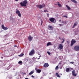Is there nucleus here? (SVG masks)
I'll list each match as a JSON object with an SVG mask.
<instances>
[{
    "instance_id": "obj_1",
    "label": "nucleus",
    "mask_w": 79,
    "mask_h": 79,
    "mask_svg": "<svg viewBox=\"0 0 79 79\" xmlns=\"http://www.w3.org/2000/svg\"><path fill=\"white\" fill-rule=\"evenodd\" d=\"M27 3V1L25 0L23 1V3L21 2L20 4L22 6H26Z\"/></svg>"
},
{
    "instance_id": "obj_2",
    "label": "nucleus",
    "mask_w": 79,
    "mask_h": 79,
    "mask_svg": "<svg viewBox=\"0 0 79 79\" xmlns=\"http://www.w3.org/2000/svg\"><path fill=\"white\" fill-rule=\"evenodd\" d=\"M45 6V5L44 4H43L42 5H36L37 8H39L40 9H42V8H44Z\"/></svg>"
},
{
    "instance_id": "obj_3",
    "label": "nucleus",
    "mask_w": 79,
    "mask_h": 79,
    "mask_svg": "<svg viewBox=\"0 0 79 79\" xmlns=\"http://www.w3.org/2000/svg\"><path fill=\"white\" fill-rule=\"evenodd\" d=\"M50 21L52 22L53 23H56V19L53 18H52L49 19Z\"/></svg>"
},
{
    "instance_id": "obj_4",
    "label": "nucleus",
    "mask_w": 79,
    "mask_h": 79,
    "mask_svg": "<svg viewBox=\"0 0 79 79\" xmlns=\"http://www.w3.org/2000/svg\"><path fill=\"white\" fill-rule=\"evenodd\" d=\"M74 49L77 52L79 51V45H76L74 47Z\"/></svg>"
},
{
    "instance_id": "obj_5",
    "label": "nucleus",
    "mask_w": 79,
    "mask_h": 79,
    "mask_svg": "<svg viewBox=\"0 0 79 79\" xmlns=\"http://www.w3.org/2000/svg\"><path fill=\"white\" fill-rule=\"evenodd\" d=\"M16 13L18 15V16H19V17H21V13L20 12V11L19 10H18L16 9Z\"/></svg>"
},
{
    "instance_id": "obj_6",
    "label": "nucleus",
    "mask_w": 79,
    "mask_h": 79,
    "mask_svg": "<svg viewBox=\"0 0 79 79\" xmlns=\"http://www.w3.org/2000/svg\"><path fill=\"white\" fill-rule=\"evenodd\" d=\"M35 51H34V49H32L29 53V55L30 56H33L34 54V52Z\"/></svg>"
},
{
    "instance_id": "obj_7",
    "label": "nucleus",
    "mask_w": 79,
    "mask_h": 79,
    "mask_svg": "<svg viewBox=\"0 0 79 79\" xmlns=\"http://www.w3.org/2000/svg\"><path fill=\"white\" fill-rule=\"evenodd\" d=\"M76 42V41L75 40L73 39L71 41V46H73V45Z\"/></svg>"
},
{
    "instance_id": "obj_8",
    "label": "nucleus",
    "mask_w": 79,
    "mask_h": 79,
    "mask_svg": "<svg viewBox=\"0 0 79 79\" xmlns=\"http://www.w3.org/2000/svg\"><path fill=\"white\" fill-rule=\"evenodd\" d=\"M75 73V70H73L72 72V75L73 76L76 77L77 76V73Z\"/></svg>"
},
{
    "instance_id": "obj_9",
    "label": "nucleus",
    "mask_w": 79,
    "mask_h": 79,
    "mask_svg": "<svg viewBox=\"0 0 79 79\" xmlns=\"http://www.w3.org/2000/svg\"><path fill=\"white\" fill-rule=\"evenodd\" d=\"M44 68H48L49 66V64L48 63H46L44 64Z\"/></svg>"
},
{
    "instance_id": "obj_10",
    "label": "nucleus",
    "mask_w": 79,
    "mask_h": 79,
    "mask_svg": "<svg viewBox=\"0 0 79 79\" xmlns=\"http://www.w3.org/2000/svg\"><path fill=\"white\" fill-rule=\"evenodd\" d=\"M2 27L3 29L4 30H7L8 29V28L4 26V25L2 24Z\"/></svg>"
},
{
    "instance_id": "obj_11",
    "label": "nucleus",
    "mask_w": 79,
    "mask_h": 79,
    "mask_svg": "<svg viewBox=\"0 0 79 79\" xmlns=\"http://www.w3.org/2000/svg\"><path fill=\"white\" fill-rule=\"evenodd\" d=\"M59 48H60V50H61L63 48V46L62 44H59Z\"/></svg>"
},
{
    "instance_id": "obj_12",
    "label": "nucleus",
    "mask_w": 79,
    "mask_h": 79,
    "mask_svg": "<svg viewBox=\"0 0 79 79\" xmlns=\"http://www.w3.org/2000/svg\"><path fill=\"white\" fill-rule=\"evenodd\" d=\"M33 38V37H31V36H29L28 39L29 41H31L32 40V39Z\"/></svg>"
},
{
    "instance_id": "obj_13",
    "label": "nucleus",
    "mask_w": 79,
    "mask_h": 79,
    "mask_svg": "<svg viewBox=\"0 0 79 79\" xmlns=\"http://www.w3.org/2000/svg\"><path fill=\"white\" fill-rule=\"evenodd\" d=\"M48 29L49 30H52L53 29V27L51 26H48Z\"/></svg>"
},
{
    "instance_id": "obj_14",
    "label": "nucleus",
    "mask_w": 79,
    "mask_h": 79,
    "mask_svg": "<svg viewBox=\"0 0 79 79\" xmlns=\"http://www.w3.org/2000/svg\"><path fill=\"white\" fill-rule=\"evenodd\" d=\"M59 39H60V40H63V41H62L61 42L62 44H63V43L64 42V39H61L60 38V37H59Z\"/></svg>"
},
{
    "instance_id": "obj_15",
    "label": "nucleus",
    "mask_w": 79,
    "mask_h": 79,
    "mask_svg": "<svg viewBox=\"0 0 79 79\" xmlns=\"http://www.w3.org/2000/svg\"><path fill=\"white\" fill-rule=\"evenodd\" d=\"M77 25V23H74L73 26L72 27V28H74Z\"/></svg>"
},
{
    "instance_id": "obj_16",
    "label": "nucleus",
    "mask_w": 79,
    "mask_h": 79,
    "mask_svg": "<svg viewBox=\"0 0 79 79\" xmlns=\"http://www.w3.org/2000/svg\"><path fill=\"white\" fill-rule=\"evenodd\" d=\"M52 44H51V42H49L47 44V46H49V45H52Z\"/></svg>"
},
{
    "instance_id": "obj_17",
    "label": "nucleus",
    "mask_w": 79,
    "mask_h": 79,
    "mask_svg": "<svg viewBox=\"0 0 79 79\" xmlns=\"http://www.w3.org/2000/svg\"><path fill=\"white\" fill-rule=\"evenodd\" d=\"M40 72H41V70L39 69H38V70L36 71V73H40Z\"/></svg>"
},
{
    "instance_id": "obj_18",
    "label": "nucleus",
    "mask_w": 79,
    "mask_h": 79,
    "mask_svg": "<svg viewBox=\"0 0 79 79\" xmlns=\"http://www.w3.org/2000/svg\"><path fill=\"white\" fill-rule=\"evenodd\" d=\"M66 7H67V9L69 10H71V8H70V7H69V6H68V5H66Z\"/></svg>"
},
{
    "instance_id": "obj_19",
    "label": "nucleus",
    "mask_w": 79,
    "mask_h": 79,
    "mask_svg": "<svg viewBox=\"0 0 79 79\" xmlns=\"http://www.w3.org/2000/svg\"><path fill=\"white\" fill-rule=\"evenodd\" d=\"M56 76L57 77H60V76L58 74V73H56Z\"/></svg>"
},
{
    "instance_id": "obj_20",
    "label": "nucleus",
    "mask_w": 79,
    "mask_h": 79,
    "mask_svg": "<svg viewBox=\"0 0 79 79\" xmlns=\"http://www.w3.org/2000/svg\"><path fill=\"white\" fill-rule=\"evenodd\" d=\"M71 1L72 2H73V3H77V1L75 0H71Z\"/></svg>"
},
{
    "instance_id": "obj_21",
    "label": "nucleus",
    "mask_w": 79,
    "mask_h": 79,
    "mask_svg": "<svg viewBox=\"0 0 79 79\" xmlns=\"http://www.w3.org/2000/svg\"><path fill=\"white\" fill-rule=\"evenodd\" d=\"M19 64L20 65H22V64L23 63V62L21 61H19L18 62Z\"/></svg>"
},
{
    "instance_id": "obj_22",
    "label": "nucleus",
    "mask_w": 79,
    "mask_h": 79,
    "mask_svg": "<svg viewBox=\"0 0 79 79\" xmlns=\"http://www.w3.org/2000/svg\"><path fill=\"white\" fill-rule=\"evenodd\" d=\"M34 73V72L31 71L30 73H29V75H32L33 73Z\"/></svg>"
},
{
    "instance_id": "obj_23",
    "label": "nucleus",
    "mask_w": 79,
    "mask_h": 79,
    "mask_svg": "<svg viewBox=\"0 0 79 79\" xmlns=\"http://www.w3.org/2000/svg\"><path fill=\"white\" fill-rule=\"evenodd\" d=\"M66 71L67 73L69 72V68H67L66 70Z\"/></svg>"
},
{
    "instance_id": "obj_24",
    "label": "nucleus",
    "mask_w": 79,
    "mask_h": 79,
    "mask_svg": "<svg viewBox=\"0 0 79 79\" xmlns=\"http://www.w3.org/2000/svg\"><path fill=\"white\" fill-rule=\"evenodd\" d=\"M57 3L58 4V6H59V7H61V4H60V2H58Z\"/></svg>"
},
{
    "instance_id": "obj_25",
    "label": "nucleus",
    "mask_w": 79,
    "mask_h": 79,
    "mask_svg": "<svg viewBox=\"0 0 79 79\" xmlns=\"http://www.w3.org/2000/svg\"><path fill=\"white\" fill-rule=\"evenodd\" d=\"M24 56V54L23 53H22L20 55H19V56H20V57H21V56Z\"/></svg>"
},
{
    "instance_id": "obj_26",
    "label": "nucleus",
    "mask_w": 79,
    "mask_h": 79,
    "mask_svg": "<svg viewBox=\"0 0 79 79\" xmlns=\"http://www.w3.org/2000/svg\"><path fill=\"white\" fill-rule=\"evenodd\" d=\"M68 18V16L66 15H64L62 16V18Z\"/></svg>"
},
{
    "instance_id": "obj_27",
    "label": "nucleus",
    "mask_w": 79,
    "mask_h": 79,
    "mask_svg": "<svg viewBox=\"0 0 79 79\" xmlns=\"http://www.w3.org/2000/svg\"><path fill=\"white\" fill-rule=\"evenodd\" d=\"M24 60L25 61H29V59H25Z\"/></svg>"
},
{
    "instance_id": "obj_28",
    "label": "nucleus",
    "mask_w": 79,
    "mask_h": 79,
    "mask_svg": "<svg viewBox=\"0 0 79 79\" xmlns=\"http://www.w3.org/2000/svg\"><path fill=\"white\" fill-rule=\"evenodd\" d=\"M47 53L49 55H51V53H50V52H47Z\"/></svg>"
},
{
    "instance_id": "obj_29",
    "label": "nucleus",
    "mask_w": 79,
    "mask_h": 79,
    "mask_svg": "<svg viewBox=\"0 0 79 79\" xmlns=\"http://www.w3.org/2000/svg\"><path fill=\"white\" fill-rule=\"evenodd\" d=\"M55 69L56 70H57L58 69V66H57L55 68Z\"/></svg>"
},
{
    "instance_id": "obj_30",
    "label": "nucleus",
    "mask_w": 79,
    "mask_h": 79,
    "mask_svg": "<svg viewBox=\"0 0 79 79\" xmlns=\"http://www.w3.org/2000/svg\"><path fill=\"white\" fill-rule=\"evenodd\" d=\"M64 22V23L65 24H67V23H68V22H67V21H66V20H65Z\"/></svg>"
},
{
    "instance_id": "obj_31",
    "label": "nucleus",
    "mask_w": 79,
    "mask_h": 79,
    "mask_svg": "<svg viewBox=\"0 0 79 79\" xmlns=\"http://www.w3.org/2000/svg\"><path fill=\"white\" fill-rule=\"evenodd\" d=\"M41 24L42 25V24L43 23V21H42V20H41Z\"/></svg>"
},
{
    "instance_id": "obj_32",
    "label": "nucleus",
    "mask_w": 79,
    "mask_h": 79,
    "mask_svg": "<svg viewBox=\"0 0 79 79\" xmlns=\"http://www.w3.org/2000/svg\"><path fill=\"white\" fill-rule=\"evenodd\" d=\"M70 64H74V63L73 62H70Z\"/></svg>"
},
{
    "instance_id": "obj_33",
    "label": "nucleus",
    "mask_w": 79,
    "mask_h": 79,
    "mask_svg": "<svg viewBox=\"0 0 79 79\" xmlns=\"http://www.w3.org/2000/svg\"><path fill=\"white\" fill-rule=\"evenodd\" d=\"M67 42L68 44H69V41H67Z\"/></svg>"
},
{
    "instance_id": "obj_34",
    "label": "nucleus",
    "mask_w": 79,
    "mask_h": 79,
    "mask_svg": "<svg viewBox=\"0 0 79 79\" xmlns=\"http://www.w3.org/2000/svg\"><path fill=\"white\" fill-rule=\"evenodd\" d=\"M62 24H64V21H62Z\"/></svg>"
},
{
    "instance_id": "obj_35",
    "label": "nucleus",
    "mask_w": 79,
    "mask_h": 79,
    "mask_svg": "<svg viewBox=\"0 0 79 79\" xmlns=\"http://www.w3.org/2000/svg\"><path fill=\"white\" fill-rule=\"evenodd\" d=\"M47 11V10H44V13H46V12Z\"/></svg>"
},
{
    "instance_id": "obj_36",
    "label": "nucleus",
    "mask_w": 79,
    "mask_h": 79,
    "mask_svg": "<svg viewBox=\"0 0 79 79\" xmlns=\"http://www.w3.org/2000/svg\"><path fill=\"white\" fill-rule=\"evenodd\" d=\"M47 15L48 17H49V14H47Z\"/></svg>"
},
{
    "instance_id": "obj_37",
    "label": "nucleus",
    "mask_w": 79,
    "mask_h": 79,
    "mask_svg": "<svg viewBox=\"0 0 79 79\" xmlns=\"http://www.w3.org/2000/svg\"><path fill=\"white\" fill-rule=\"evenodd\" d=\"M53 47L54 48H56V46L55 45H54L53 46Z\"/></svg>"
},
{
    "instance_id": "obj_38",
    "label": "nucleus",
    "mask_w": 79,
    "mask_h": 79,
    "mask_svg": "<svg viewBox=\"0 0 79 79\" xmlns=\"http://www.w3.org/2000/svg\"><path fill=\"white\" fill-rule=\"evenodd\" d=\"M35 70H36V71H37V70H38V69H37V68H35Z\"/></svg>"
},
{
    "instance_id": "obj_39",
    "label": "nucleus",
    "mask_w": 79,
    "mask_h": 79,
    "mask_svg": "<svg viewBox=\"0 0 79 79\" xmlns=\"http://www.w3.org/2000/svg\"><path fill=\"white\" fill-rule=\"evenodd\" d=\"M59 26H62V24H59Z\"/></svg>"
},
{
    "instance_id": "obj_40",
    "label": "nucleus",
    "mask_w": 79,
    "mask_h": 79,
    "mask_svg": "<svg viewBox=\"0 0 79 79\" xmlns=\"http://www.w3.org/2000/svg\"><path fill=\"white\" fill-rule=\"evenodd\" d=\"M38 55H40V53H39V52H38Z\"/></svg>"
},
{
    "instance_id": "obj_41",
    "label": "nucleus",
    "mask_w": 79,
    "mask_h": 79,
    "mask_svg": "<svg viewBox=\"0 0 79 79\" xmlns=\"http://www.w3.org/2000/svg\"><path fill=\"white\" fill-rule=\"evenodd\" d=\"M31 76L32 77H34V76H33V75H32Z\"/></svg>"
},
{
    "instance_id": "obj_42",
    "label": "nucleus",
    "mask_w": 79,
    "mask_h": 79,
    "mask_svg": "<svg viewBox=\"0 0 79 79\" xmlns=\"http://www.w3.org/2000/svg\"><path fill=\"white\" fill-rule=\"evenodd\" d=\"M15 2H18V1L19 0H15Z\"/></svg>"
},
{
    "instance_id": "obj_43",
    "label": "nucleus",
    "mask_w": 79,
    "mask_h": 79,
    "mask_svg": "<svg viewBox=\"0 0 79 79\" xmlns=\"http://www.w3.org/2000/svg\"><path fill=\"white\" fill-rule=\"evenodd\" d=\"M59 22H61V20H59Z\"/></svg>"
},
{
    "instance_id": "obj_44",
    "label": "nucleus",
    "mask_w": 79,
    "mask_h": 79,
    "mask_svg": "<svg viewBox=\"0 0 79 79\" xmlns=\"http://www.w3.org/2000/svg\"><path fill=\"white\" fill-rule=\"evenodd\" d=\"M1 58L2 59H3V57H1Z\"/></svg>"
},
{
    "instance_id": "obj_45",
    "label": "nucleus",
    "mask_w": 79,
    "mask_h": 79,
    "mask_svg": "<svg viewBox=\"0 0 79 79\" xmlns=\"http://www.w3.org/2000/svg\"><path fill=\"white\" fill-rule=\"evenodd\" d=\"M41 57V55H40V56H39L40 58Z\"/></svg>"
},
{
    "instance_id": "obj_46",
    "label": "nucleus",
    "mask_w": 79,
    "mask_h": 79,
    "mask_svg": "<svg viewBox=\"0 0 79 79\" xmlns=\"http://www.w3.org/2000/svg\"><path fill=\"white\" fill-rule=\"evenodd\" d=\"M61 64V62L59 63V64Z\"/></svg>"
},
{
    "instance_id": "obj_47",
    "label": "nucleus",
    "mask_w": 79,
    "mask_h": 79,
    "mask_svg": "<svg viewBox=\"0 0 79 79\" xmlns=\"http://www.w3.org/2000/svg\"><path fill=\"white\" fill-rule=\"evenodd\" d=\"M39 59H40V58H39L38 59V60H39Z\"/></svg>"
},
{
    "instance_id": "obj_48",
    "label": "nucleus",
    "mask_w": 79,
    "mask_h": 79,
    "mask_svg": "<svg viewBox=\"0 0 79 79\" xmlns=\"http://www.w3.org/2000/svg\"><path fill=\"white\" fill-rule=\"evenodd\" d=\"M25 79H28V78H26Z\"/></svg>"
},
{
    "instance_id": "obj_49",
    "label": "nucleus",
    "mask_w": 79,
    "mask_h": 79,
    "mask_svg": "<svg viewBox=\"0 0 79 79\" xmlns=\"http://www.w3.org/2000/svg\"><path fill=\"white\" fill-rule=\"evenodd\" d=\"M46 11H47V12H48V11L47 10H46Z\"/></svg>"
},
{
    "instance_id": "obj_50",
    "label": "nucleus",
    "mask_w": 79,
    "mask_h": 79,
    "mask_svg": "<svg viewBox=\"0 0 79 79\" xmlns=\"http://www.w3.org/2000/svg\"><path fill=\"white\" fill-rule=\"evenodd\" d=\"M62 26H64V24L62 25Z\"/></svg>"
},
{
    "instance_id": "obj_51",
    "label": "nucleus",
    "mask_w": 79,
    "mask_h": 79,
    "mask_svg": "<svg viewBox=\"0 0 79 79\" xmlns=\"http://www.w3.org/2000/svg\"><path fill=\"white\" fill-rule=\"evenodd\" d=\"M72 79H74V78H73Z\"/></svg>"
}]
</instances>
